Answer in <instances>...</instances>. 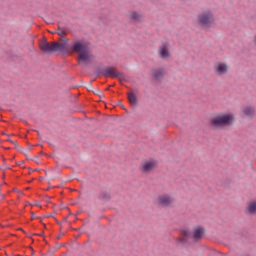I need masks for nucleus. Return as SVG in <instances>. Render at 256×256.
Returning <instances> with one entry per match:
<instances>
[{
    "instance_id": "1",
    "label": "nucleus",
    "mask_w": 256,
    "mask_h": 256,
    "mask_svg": "<svg viewBox=\"0 0 256 256\" xmlns=\"http://www.w3.org/2000/svg\"><path fill=\"white\" fill-rule=\"evenodd\" d=\"M204 235L205 228L203 226L194 227L193 231L181 229L179 236L175 239L176 247H191L193 243H199Z\"/></svg>"
},
{
    "instance_id": "2",
    "label": "nucleus",
    "mask_w": 256,
    "mask_h": 256,
    "mask_svg": "<svg viewBox=\"0 0 256 256\" xmlns=\"http://www.w3.org/2000/svg\"><path fill=\"white\" fill-rule=\"evenodd\" d=\"M63 53L65 55L77 53L78 61H83L84 63H87L91 59L89 46L81 40H74L70 45L63 44Z\"/></svg>"
},
{
    "instance_id": "3",
    "label": "nucleus",
    "mask_w": 256,
    "mask_h": 256,
    "mask_svg": "<svg viewBox=\"0 0 256 256\" xmlns=\"http://www.w3.org/2000/svg\"><path fill=\"white\" fill-rule=\"evenodd\" d=\"M235 121V115L232 113L218 114L210 120V127L213 129H225V127H231Z\"/></svg>"
},
{
    "instance_id": "4",
    "label": "nucleus",
    "mask_w": 256,
    "mask_h": 256,
    "mask_svg": "<svg viewBox=\"0 0 256 256\" xmlns=\"http://www.w3.org/2000/svg\"><path fill=\"white\" fill-rule=\"evenodd\" d=\"M197 23L202 29H211L215 23V15L211 10L202 11L197 15Z\"/></svg>"
},
{
    "instance_id": "5",
    "label": "nucleus",
    "mask_w": 256,
    "mask_h": 256,
    "mask_svg": "<svg viewBox=\"0 0 256 256\" xmlns=\"http://www.w3.org/2000/svg\"><path fill=\"white\" fill-rule=\"evenodd\" d=\"M39 47L44 53H57V51L63 53V44L59 42H48L47 40L43 39L40 41Z\"/></svg>"
},
{
    "instance_id": "6",
    "label": "nucleus",
    "mask_w": 256,
    "mask_h": 256,
    "mask_svg": "<svg viewBox=\"0 0 256 256\" xmlns=\"http://www.w3.org/2000/svg\"><path fill=\"white\" fill-rule=\"evenodd\" d=\"M159 207H173L175 203V197L171 194H160L156 200Z\"/></svg>"
},
{
    "instance_id": "7",
    "label": "nucleus",
    "mask_w": 256,
    "mask_h": 256,
    "mask_svg": "<svg viewBox=\"0 0 256 256\" xmlns=\"http://www.w3.org/2000/svg\"><path fill=\"white\" fill-rule=\"evenodd\" d=\"M103 75L104 77H110L111 79H118L123 77V73L117 71L115 67H106L97 71V76Z\"/></svg>"
},
{
    "instance_id": "8",
    "label": "nucleus",
    "mask_w": 256,
    "mask_h": 256,
    "mask_svg": "<svg viewBox=\"0 0 256 256\" xmlns=\"http://www.w3.org/2000/svg\"><path fill=\"white\" fill-rule=\"evenodd\" d=\"M213 69L215 75L218 77H223V75H227V73H229V65L225 62H218L214 64Z\"/></svg>"
},
{
    "instance_id": "9",
    "label": "nucleus",
    "mask_w": 256,
    "mask_h": 256,
    "mask_svg": "<svg viewBox=\"0 0 256 256\" xmlns=\"http://www.w3.org/2000/svg\"><path fill=\"white\" fill-rule=\"evenodd\" d=\"M158 55L161 59H169L171 52H169V43H162L158 48Z\"/></svg>"
},
{
    "instance_id": "10",
    "label": "nucleus",
    "mask_w": 256,
    "mask_h": 256,
    "mask_svg": "<svg viewBox=\"0 0 256 256\" xmlns=\"http://www.w3.org/2000/svg\"><path fill=\"white\" fill-rule=\"evenodd\" d=\"M155 167H157V161L155 160L146 161L142 163L140 167V171L142 173H151V171H153Z\"/></svg>"
},
{
    "instance_id": "11",
    "label": "nucleus",
    "mask_w": 256,
    "mask_h": 256,
    "mask_svg": "<svg viewBox=\"0 0 256 256\" xmlns=\"http://www.w3.org/2000/svg\"><path fill=\"white\" fill-rule=\"evenodd\" d=\"M166 73L167 71L165 70V68H153L151 70L152 77L155 81H162Z\"/></svg>"
},
{
    "instance_id": "12",
    "label": "nucleus",
    "mask_w": 256,
    "mask_h": 256,
    "mask_svg": "<svg viewBox=\"0 0 256 256\" xmlns=\"http://www.w3.org/2000/svg\"><path fill=\"white\" fill-rule=\"evenodd\" d=\"M242 113L245 117H248V119H253L255 117V106H246L242 109Z\"/></svg>"
},
{
    "instance_id": "13",
    "label": "nucleus",
    "mask_w": 256,
    "mask_h": 256,
    "mask_svg": "<svg viewBox=\"0 0 256 256\" xmlns=\"http://www.w3.org/2000/svg\"><path fill=\"white\" fill-rule=\"evenodd\" d=\"M127 97L131 107H137V105H139V100L137 99V94L135 92H128Z\"/></svg>"
},
{
    "instance_id": "14",
    "label": "nucleus",
    "mask_w": 256,
    "mask_h": 256,
    "mask_svg": "<svg viewBox=\"0 0 256 256\" xmlns=\"http://www.w3.org/2000/svg\"><path fill=\"white\" fill-rule=\"evenodd\" d=\"M130 19L133 21V23H141V19H143V15H141L137 11H132L130 13Z\"/></svg>"
},
{
    "instance_id": "15",
    "label": "nucleus",
    "mask_w": 256,
    "mask_h": 256,
    "mask_svg": "<svg viewBox=\"0 0 256 256\" xmlns=\"http://www.w3.org/2000/svg\"><path fill=\"white\" fill-rule=\"evenodd\" d=\"M247 211L250 215H256V201L248 204Z\"/></svg>"
},
{
    "instance_id": "16",
    "label": "nucleus",
    "mask_w": 256,
    "mask_h": 256,
    "mask_svg": "<svg viewBox=\"0 0 256 256\" xmlns=\"http://www.w3.org/2000/svg\"><path fill=\"white\" fill-rule=\"evenodd\" d=\"M98 199L101 201H109L111 199V194H109L107 191H102L100 192Z\"/></svg>"
},
{
    "instance_id": "17",
    "label": "nucleus",
    "mask_w": 256,
    "mask_h": 256,
    "mask_svg": "<svg viewBox=\"0 0 256 256\" xmlns=\"http://www.w3.org/2000/svg\"><path fill=\"white\" fill-rule=\"evenodd\" d=\"M60 41L63 43H60V45H71L69 44V38H66L65 35L60 36Z\"/></svg>"
},
{
    "instance_id": "18",
    "label": "nucleus",
    "mask_w": 256,
    "mask_h": 256,
    "mask_svg": "<svg viewBox=\"0 0 256 256\" xmlns=\"http://www.w3.org/2000/svg\"><path fill=\"white\" fill-rule=\"evenodd\" d=\"M57 35H59V37H63V35H67V31L59 26L57 30Z\"/></svg>"
}]
</instances>
